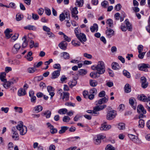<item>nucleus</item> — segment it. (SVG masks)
Here are the masks:
<instances>
[{
    "label": "nucleus",
    "instance_id": "bb28decb",
    "mask_svg": "<svg viewBox=\"0 0 150 150\" xmlns=\"http://www.w3.org/2000/svg\"><path fill=\"white\" fill-rule=\"evenodd\" d=\"M69 93L68 92H63V95L62 97V100L65 101L68 100L69 98Z\"/></svg>",
    "mask_w": 150,
    "mask_h": 150
},
{
    "label": "nucleus",
    "instance_id": "680f3d73",
    "mask_svg": "<svg viewBox=\"0 0 150 150\" xmlns=\"http://www.w3.org/2000/svg\"><path fill=\"white\" fill-rule=\"evenodd\" d=\"M101 5L103 7L106 8L108 6V1H104L102 2Z\"/></svg>",
    "mask_w": 150,
    "mask_h": 150
},
{
    "label": "nucleus",
    "instance_id": "2eb2a0df",
    "mask_svg": "<svg viewBox=\"0 0 150 150\" xmlns=\"http://www.w3.org/2000/svg\"><path fill=\"white\" fill-rule=\"evenodd\" d=\"M137 110L138 112L139 113L145 114L146 113V111L144 109V107L141 104H140L138 106Z\"/></svg>",
    "mask_w": 150,
    "mask_h": 150
},
{
    "label": "nucleus",
    "instance_id": "b1692460",
    "mask_svg": "<svg viewBox=\"0 0 150 150\" xmlns=\"http://www.w3.org/2000/svg\"><path fill=\"white\" fill-rule=\"evenodd\" d=\"M33 53L31 51L28 52L27 54L25 56V58L28 61H31L33 60V57L32 56Z\"/></svg>",
    "mask_w": 150,
    "mask_h": 150
},
{
    "label": "nucleus",
    "instance_id": "5fc2aeb1",
    "mask_svg": "<svg viewBox=\"0 0 150 150\" xmlns=\"http://www.w3.org/2000/svg\"><path fill=\"white\" fill-rule=\"evenodd\" d=\"M71 43L74 46H79L80 45V42L76 41L75 40H73L71 42Z\"/></svg>",
    "mask_w": 150,
    "mask_h": 150
},
{
    "label": "nucleus",
    "instance_id": "4468645a",
    "mask_svg": "<svg viewBox=\"0 0 150 150\" xmlns=\"http://www.w3.org/2000/svg\"><path fill=\"white\" fill-rule=\"evenodd\" d=\"M107 37L109 38H111L114 35V31L110 28L108 29L105 32Z\"/></svg>",
    "mask_w": 150,
    "mask_h": 150
},
{
    "label": "nucleus",
    "instance_id": "37998d69",
    "mask_svg": "<svg viewBox=\"0 0 150 150\" xmlns=\"http://www.w3.org/2000/svg\"><path fill=\"white\" fill-rule=\"evenodd\" d=\"M117 128L120 130H123L125 128V124L122 123H120L117 124Z\"/></svg>",
    "mask_w": 150,
    "mask_h": 150
},
{
    "label": "nucleus",
    "instance_id": "774afa93",
    "mask_svg": "<svg viewBox=\"0 0 150 150\" xmlns=\"http://www.w3.org/2000/svg\"><path fill=\"white\" fill-rule=\"evenodd\" d=\"M146 52H142L139 53V54L138 55V57L141 59H143L145 54Z\"/></svg>",
    "mask_w": 150,
    "mask_h": 150
},
{
    "label": "nucleus",
    "instance_id": "ea45409f",
    "mask_svg": "<svg viewBox=\"0 0 150 150\" xmlns=\"http://www.w3.org/2000/svg\"><path fill=\"white\" fill-rule=\"evenodd\" d=\"M106 23L109 25V27L112 28L113 27V21L111 19H109L107 20Z\"/></svg>",
    "mask_w": 150,
    "mask_h": 150
},
{
    "label": "nucleus",
    "instance_id": "4d7b16f0",
    "mask_svg": "<svg viewBox=\"0 0 150 150\" xmlns=\"http://www.w3.org/2000/svg\"><path fill=\"white\" fill-rule=\"evenodd\" d=\"M36 70L35 68L33 67L29 68L28 69V72L30 73H33Z\"/></svg>",
    "mask_w": 150,
    "mask_h": 150
},
{
    "label": "nucleus",
    "instance_id": "393cba45",
    "mask_svg": "<svg viewBox=\"0 0 150 150\" xmlns=\"http://www.w3.org/2000/svg\"><path fill=\"white\" fill-rule=\"evenodd\" d=\"M90 30L92 32H94L95 31H97L98 30V25L96 23L93 24L92 26L90 27Z\"/></svg>",
    "mask_w": 150,
    "mask_h": 150
},
{
    "label": "nucleus",
    "instance_id": "c756f323",
    "mask_svg": "<svg viewBox=\"0 0 150 150\" xmlns=\"http://www.w3.org/2000/svg\"><path fill=\"white\" fill-rule=\"evenodd\" d=\"M112 68L114 70H118L120 68V67L116 62H113L112 64Z\"/></svg>",
    "mask_w": 150,
    "mask_h": 150
},
{
    "label": "nucleus",
    "instance_id": "5701e85b",
    "mask_svg": "<svg viewBox=\"0 0 150 150\" xmlns=\"http://www.w3.org/2000/svg\"><path fill=\"white\" fill-rule=\"evenodd\" d=\"M125 22L127 30L129 31H132V25L128 21V20L126 19L125 20Z\"/></svg>",
    "mask_w": 150,
    "mask_h": 150
},
{
    "label": "nucleus",
    "instance_id": "6ab92c4d",
    "mask_svg": "<svg viewBox=\"0 0 150 150\" xmlns=\"http://www.w3.org/2000/svg\"><path fill=\"white\" fill-rule=\"evenodd\" d=\"M4 83L3 84V86L6 88H8L11 85L14 83V82L12 81H7V80L6 81H3Z\"/></svg>",
    "mask_w": 150,
    "mask_h": 150
},
{
    "label": "nucleus",
    "instance_id": "3c124183",
    "mask_svg": "<svg viewBox=\"0 0 150 150\" xmlns=\"http://www.w3.org/2000/svg\"><path fill=\"white\" fill-rule=\"evenodd\" d=\"M97 93V89L95 88H93L92 89L90 90L89 91V93L90 94H96Z\"/></svg>",
    "mask_w": 150,
    "mask_h": 150
},
{
    "label": "nucleus",
    "instance_id": "0e129e2a",
    "mask_svg": "<svg viewBox=\"0 0 150 150\" xmlns=\"http://www.w3.org/2000/svg\"><path fill=\"white\" fill-rule=\"evenodd\" d=\"M37 12L40 15H42L44 13V9L42 8H40L37 10Z\"/></svg>",
    "mask_w": 150,
    "mask_h": 150
},
{
    "label": "nucleus",
    "instance_id": "49530a36",
    "mask_svg": "<svg viewBox=\"0 0 150 150\" xmlns=\"http://www.w3.org/2000/svg\"><path fill=\"white\" fill-rule=\"evenodd\" d=\"M123 75L128 78H130L131 77L129 73L126 70H124L123 71Z\"/></svg>",
    "mask_w": 150,
    "mask_h": 150
},
{
    "label": "nucleus",
    "instance_id": "a211bd4d",
    "mask_svg": "<svg viewBox=\"0 0 150 150\" xmlns=\"http://www.w3.org/2000/svg\"><path fill=\"white\" fill-rule=\"evenodd\" d=\"M78 36V37H77V38L82 42L83 43V41L85 42L86 40V36L84 34L80 33Z\"/></svg>",
    "mask_w": 150,
    "mask_h": 150
},
{
    "label": "nucleus",
    "instance_id": "423d86ee",
    "mask_svg": "<svg viewBox=\"0 0 150 150\" xmlns=\"http://www.w3.org/2000/svg\"><path fill=\"white\" fill-rule=\"evenodd\" d=\"M128 136L130 139L134 142L137 143L139 144L140 143V141L137 136L134 135L132 134H129Z\"/></svg>",
    "mask_w": 150,
    "mask_h": 150
},
{
    "label": "nucleus",
    "instance_id": "69168bd1",
    "mask_svg": "<svg viewBox=\"0 0 150 150\" xmlns=\"http://www.w3.org/2000/svg\"><path fill=\"white\" fill-rule=\"evenodd\" d=\"M137 49L138 52L140 53L143 51V46L142 45H139L137 47Z\"/></svg>",
    "mask_w": 150,
    "mask_h": 150
},
{
    "label": "nucleus",
    "instance_id": "9d476101",
    "mask_svg": "<svg viewBox=\"0 0 150 150\" xmlns=\"http://www.w3.org/2000/svg\"><path fill=\"white\" fill-rule=\"evenodd\" d=\"M46 125L47 127L50 129V131L52 134H54L57 132V130L50 123L47 122L46 123Z\"/></svg>",
    "mask_w": 150,
    "mask_h": 150
},
{
    "label": "nucleus",
    "instance_id": "0eeeda50",
    "mask_svg": "<svg viewBox=\"0 0 150 150\" xmlns=\"http://www.w3.org/2000/svg\"><path fill=\"white\" fill-rule=\"evenodd\" d=\"M139 100L143 102H148L149 101V104H150V96L147 97L143 94H141L138 96Z\"/></svg>",
    "mask_w": 150,
    "mask_h": 150
},
{
    "label": "nucleus",
    "instance_id": "dca6fc26",
    "mask_svg": "<svg viewBox=\"0 0 150 150\" xmlns=\"http://www.w3.org/2000/svg\"><path fill=\"white\" fill-rule=\"evenodd\" d=\"M21 47L20 45L18 43L16 44L12 48V51L14 54H16L18 52Z\"/></svg>",
    "mask_w": 150,
    "mask_h": 150
},
{
    "label": "nucleus",
    "instance_id": "4c0bfd02",
    "mask_svg": "<svg viewBox=\"0 0 150 150\" xmlns=\"http://www.w3.org/2000/svg\"><path fill=\"white\" fill-rule=\"evenodd\" d=\"M67 112V109L64 108H62L59 110L58 111V113L60 114H65Z\"/></svg>",
    "mask_w": 150,
    "mask_h": 150
},
{
    "label": "nucleus",
    "instance_id": "09e8293b",
    "mask_svg": "<svg viewBox=\"0 0 150 150\" xmlns=\"http://www.w3.org/2000/svg\"><path fill=\"white\" fill-rule=\"evenodd\" d=\"M105 150H115V148L110 144L107 145L105 148Z\"/></svg>",
    "mask_w": 150,
    "mask_h": 150
},
{
    "label": "nucleus",
    "instance_id": "ddd939ff",
    "mask_svg": "<svg viewBox=\"0 0 150 150\" xmlns=\"http://www.w3.org/2000/svg\"><path fill=\"white\" fill-rule=\"evenodd\" d=\"M47 89L50 95L51 96L50 98L52 99L55 94L54 92V88L52 86H48L47 87Z\"/></svg>",
    "mask_w": 150,
    "mask_h": 150
},
{
    "label": "nucleus",
    "instance_id": "cd10ccee",
    "mask_svg": "<svg viewBox=\"0 0 150 150\" xmlns=\"http://www.w3.org/2000/svg\"><path fill=\"white\" fill-rule=\"evenodd\" d=\"M135 100L134 98H131L129 99V103L131 105L133 106V108L135 109L136 108V107L135 104Z\"/></svg>",
    "mask_w": 150,
    "mask_h": 150
},
{
    "label": "nucleus",
    "instance_id": "4be33fe9",
    "mask_svg": "<svg viewBox=\"0 0 150 150\" xmlns=\"http://www.w3.org/2000/svg\"><path fill=\"white\" fill-rule=\"evenodd\" d=\"M100 74H99L98 71H93L91 72L90 74V76L93 78L96 79L99 77Z\"/></svg>",
    "mask_w": 150,
    "mask_h": 150
},
{
    "label": "nucleus",
    "instance_id": "f03ea898",
    "mask_svg": "<svg viewBox=\"0 0 150 150\" xmlns=\"http://www.w3.org/2000/svg\"><path fill=\"white\" fill-rule=\"evenodd\" d=\"M97 105V106L93 108V114H94V115L95 116L98 115L99 113L98 112L103 110L107 107V105L105 104L102 105Z\"/></svg>",
    "mask_w": 150,
    "mask_h": 150
},
{
    "label": "nucleus",
    "instance_id": "9b49d317",
    "mask_svg": "<svg viewBox=\"0 0 150 150\" xmlns=\"http://www.w3.org/2000/svg\"><path fill=\"white\" fill-rule=\"evenodd\" d=\"M108 98L105 97L96 101L95 103L96 105H100L103 103H106L108 101Z\"/></svg>",
    "mask_w": 150,
    "mask_h": 150
},
{
    "label": "nucleus",
    "instance_id": "412c9836",
    "mask_svg": "<svg viewBox=\"0 0 150 150\" xmlns=\"http://www.w3.org/2000/svg\"><path fill=\"white\" fill-rule=\"evenodd\" d=\"M12 32V30L11 29L9 28H7L4 31V33L6 36V37L8 39L10 38L12 34H10V33Z\"/></svg>",
    "mask_w": 150,
    "mask_h": 150
},
{
    "label": "nucleus",
    "instance_id": "39448f33",
    "mask_svg": "<svg viewBox=\"0 0 150 150\" xmlns=\"http://www.w3.org/2000/svg\"><path fill=\"white\" fill-rule=\"evenodd\" d=\"M117 115L116 112L114 110L108 111L106 115V118L108 120H111L115 118Z\"/></svg>",
    "mask_w": 150,
    "mask_h": 150
},
{
    "label": "nucleus",
    "instance_id": "de8ad7c7",
    "mask_svg": "<svg viewBox=\"0 0 150 150\" xmlns=\"http://www.w3.org/2000/svg\"><path fill=\"white\" fill-rule=\"evenodd\" d=\"M53 67L55 69H57V70H59V71L61 70V67L60 64H55L53 65Z\"/></svg>",
    "mask_w": 150,
    "mask_h": 150
},
{
    "label": "nucleus",
    "instance_id": "2f4dec72",
    "mask_svg": "<svg viewBox=\"0 0 150 150\" xmlns=\"http://www.w3.org/2000/svg\"><path fill=\"white\" fill-rule=\"evenodd\" d=\"M68 128L69 127L67 126H62L61 127V129L59 131V133L60 134L64 133Z\"/></svg>",
    "mask_w": 150,
    "mask_h": 150
},
{
    "label": "nucleus",
    "instance_id": "6e6d98bb",
    "mask_svg": "<svg viewBox=\"0 0 150 150\" xmlns=\"http://www.w3.org/2000/svg\"><path fill=\"white\" fill-rule=\"evenodd\" d=\"M70 119V118L69 117L65 116L63 117L62 120L64 122H68L69 121Z\"/></svg>",
    "mask_w": 150,
    "mask_h": 150
},
{
    "label": "nucleus",
    "instance_id": "c85d7f7f",
    "mask_svg": "<svg viewBox=\"0 0 150 150\" xmlns=\"http://www.w3.org/2000/svg\"><path fill=\"white\" fill-rule=\"evenodd\" d=\"M26 93L25 90L20 88L18 90V95L19 96H21L25 95Z\"/></svg>",
    "mask_w": 150,
    "mask_h": 150
},
{
    "label": "nucleus",
    "instance_id": "72a5a7b5",
    "mask_svg": "<svg viewBox=\"0 0 150 150\" xmlns=\"http://www.w3.org/2000/svg\"><path fill=\"white\" fill-rule=\"evenodd\" d=\"M6 73L5 72L1 73L0 74V79L2 81H6V79H5Z\"/></svg>",
    "mask_w": 150,
    "mask_h": 150
},
{
    "label": "nucleus",
    "instance_id": "f257e3e1",
    "mask_svg": "<svg viewBox=\"0 0 150 150\" xmlns=\"http://www.w3.org/2000/svg\"><path fill=\"white\" fill-rule=\"evenodd\" d=\"M91 68L93 70L98 71L100 74H104L105 71V63L102 61H98L97 64L92 66Z\"/></svg>",
    "mask_w": 150,
    "mask_h": 150
},
{
    "label": "nucleus",
    "instance_id": "1a4fd4ad",
    "mask_svg": "<svg viewBox=\"0 0 150 150\" xmlns=\"http://www.w3.org/2000/svg\"><path fill=\"white\" fill-rule=\"evenodd\" d=\"M138 67L141 71H147V68L149 67V65L148 64L143 63L138 65Z\"/></svg>",
    "mask_w": 150,
    "mask_h": 150
},
{
    "label": "nucleus",
    "instance_id": "7ed1b4c3",
    "mask_svg": "<svg viewBox=\"0 0 150 150\" xmlns=\"http://www.w3.org/2000/svg\"><path fill=\"white\" fill-rule=\"evenodd\" d=\"M16 128L19 131L20 134L21 135H25L27 132V127L22 124L18 125Z\"/></svg>",
    "mask_w": 150,
    "mask_h": 150
},
{
    "label": "nucleus",
    "instance_id": "473e14b6",
    "mask_svg": "<svg viewBox=\"0 0 150 150\" xmlns=\"http://www.w3.org/2000/svg\"><path fill=\"white\" fill-rule=\"evenodd\" d=\"M34 109L35 112H38L42 110L43 107L40 105H38L34 107Z\"/></svg>",
    "mask_w": 150,
    "mask_h": 150
},
{
    "label": "nucleus",
    "instance_id": "58836bf2",
    "mask_svg": "<svg viewBox=\"0 0 150 150\" xmlns=\"http://www.w3.org/2000/svg\"><path fill=\"white\" fill-rule=\"evenodd\" d=\"M25 29L29 30H35L36 29L35 27L33 25H29L24 27Z\"/></svg>",
    "mask_w": 150,
    "mask_h": 150
},
{
    "label": "nucleus",
    "instance_id": "603ef678",
    "mask_svg": "<svg viewBox=\"0 0 150 150\" xmlns=\"http://www.w3.org/2000/svg\"><path fill=\"white\" fill-rule=\"evenodd\" d=\"M45 12L48 16H50L51 14V11L50 9L47 7L45 8Z\"/></svg>",
    "mask_w": 150,
    "mask_h": 150
},
{
    "label": "nucleus",
    "instance_id": "e433bc0d",
    "mask_svg": "<svg viewBox=\"0 0 150 150\" xmlns=\"http://www.w3.org/2000/svg\"><path fill=\"white\" fill-rule=\"evenodd\" d=\"M89 82L90 86L92 87H95L98 84L97 81L91 79L89 80Z\"/></svg>",
    "mask_w": 150,
    "mask_h": 150
},
{
    "label": "nucleus",
    "instance_id": "338daca9",
    "mask_svg": "<svg viewBox=\"0 0 150 150\" xmlns=\"http://www.w3.org/2000/svg\"><path fill=\"white\" fill-rule=\"evenodd\" d=\"M32 18L34 20H37L39 19V17L36 14L33 13L32 14Z\"/></svg>",
    "mask_w": 150,
    "mask_h": 150
},
{
    "label": "nucleus",
    "instance_id": "f3484780",
    "mask_svg": "<svg viewBox=\"0 0 150 150\" xmlns=\"http://www.w3.org/2000/svg\"><path fill=\"white\" fill-rule=\"evenodd\" d=\"M60 72L59 70H56L54 71L52 74L51 78L54 79L57 78L60 75Z\"/></svg>",
    "mask_w": 150,
    "mask_h": 150
},
{
    "label": "nucleus",
    "instance_id": "a18cd8bd",
    "mask_svg": "<svg viewBox=\"0 0 150 150\" xmlns=\"http://www.w3.org/2000/svg\"><path fill=\"white\" fill-rule=\"evenodd\" d=\"M71 11V14H77L78 13V11L77 10V8L76 7H75L74 8H72Z\"/></svg>",
    "mask_w": 150,
    "mask_h": 150
},
{
    "label": "nucleus",
    "instance_id": "6e6552de",
    "mask_svg": "<svg viewBox=\"0 0 150 150\" xmlns=\"http://www.w3.org/2000/svg\"><path fill=\"white\" fill-rule=\"evenodd\" d=\"M105 137V136L99 134L98 135L97 137L96 138H95L94 139V142L96 144H99L101 142V140L104 139Z\"/></svg>",
    "mask_w": 150,
    "mask_h": 150
},
{
    "label": "nucleus",
    "instance_id": "c03bdc74",
    "mask_svg": "<svg viewBox=\"0 0 150 150\" xmlns=\"http://www.w3.org/2000/svg\"><path fill=\"white\" fill-rule=\"evenodd\" d=\"M139 124L138 125V127H139L141 128H143L144 125V121L143 120H140L139 121Z\"/></svg>",
    "mask_w": 150,
    "mask_h": 150
},
{
    "label": "nucleus",
    "instance_id": "052dcab7",
    "mask_svg": "<svg viewBox=\"0 0 150 150\" xmlns=\"http://www.w3.org/2000/svg\"><path fill=\"white\" fill-rule=\"evenodd\" d=\"M105 95V92L104 91H100L98 94V96L100 98H102L104 97Z\"/></svg>",
    "mask_w": 150,
    "mask_h": 150
},
{
    "label": "nucleus",
    "instance_id": "864d4df0",
    "mask_svg": "<svg viewBox=\"0 0 150 150\" xmlns=\"http://www.w3.org/2000/svg\"><path fill=\"white\" fill-rule=\"evenodd\" d=\"M18 35H14L11 38L10 41L12 42H13L16 40L18 38Z\"/></svg>",
    "mask_w": 150,
    "mask_h": 150
},
{
    "label": "nucleus",
    "instance_id": "f8f14e48",
    "mask_svg": "<svg viewBox=\"0 0 150 150\" xmlns=\"http://www.w3.org/2000/svg\"><path fill=\"white\" fill-rule=\"evenodd\" d=\"M12 132L13 134L12 138L15 140H18L19 139V135L18 133L16 131L15 127L12 128Z\"/></svg>",
    "mask_w": 150,
    "mask_h": 150
},
{
    "label": "nucleus",
    "instance_id": "79ce46f5",
    "mask_svg": "<svg viewBox=\"0 0 150 150\" xmlns=\"http://www.w3.org/2000/svg\"><path fill=\"white\" fill-rule=\"evenodd\" d=\"M62 57L64 59H68L69 58V55L68 53L67 52H63L62 53Z\"/></svg>",
    "mask_w": 150,
    "mask_h": 150
},
{
    "label": "nucleus",
    "instance_id": "13d9d810",
    "mask_svg": "<svg viewBox=\"0 0 150 150\" xmlns=\"http://www.w3.org/2000/svg\"><path fill=\"white\" fill-rule=\"evenodd\" d=\"M23 18V16L20 14H17L16 15V19L18 21L21 20Z\"/></svg>",
    "mask_w": 150,
    "mask_h": 150
},
{
    "label": "nucleus",
    "instance_id": "bf43d9fd",
    "mask_svg": "<svg viewBox=\"0 0 150 150\" xmlns=\"http://www.w3.org/2000/svg\"><path fill=\"white\" fill-rule=\"evenodd\" d=\"M67 79V78L66 77L65 75H62L60 78V80L62 83H64L66 80Z\"/></svg>",
    "mask_w": 150,
    "mask_h": 150
},
{
    "label": "nucleus",
    "instance_id": "7c9ffc66",
    "mask_svg": "<svg viewBox=\"0 0 150 150\" xmlns=\"http://www.w3.org/2000/svg\"><path fill=\"white\" fill-rule=\"evenodd\" d=\"M83 0H76L75 4L77 6L81 7L83 6Z\"/></svg>",
    "mask_w": 150,
    "mask_h": 150
},
{
    "label": "nucleus",
    "instance_id": "a19ab883",
    "mask_svg": "<svg viewBox=\"0 0 150 150\" xmlns=\"http://www.w3.org/2000/svg\"><path fill=\"white\" fill-rule=\"evenodd\" d=\"M79 74L81 75H84L87 73V70L85 69H81L79 71Z\"/></svg>",
    "mask_w": 150,
    "mask_h": 150
},
{
    "label": "nucleus",
    "instance_id": "c9c22d12",
    "mask_svg": "<svg viewBox=\"0 0 150 150\" xmlns=\"http://www.w3.org/2000/svg\"><path fill=\"white\" fill-rule=\"evenodd\" d=\"M51 112L47 110L43 113V116L46 117L47 118H49L51 115Z\"/></svg>",
    "mask_w": 150,
    "mask_h": 150
},
{
    "label": "nucleus",
    "instance_id": "aec40b11",
    "mask_svg": "<svg viewBox=\"0 0 150 150\" xmlns=\"http://www.w3.org/2000/svg\"><path fill=\"white\" fill-rule=\"evenodd\" d=\"M111 126L110 125L103 124L101 125L100 129L102 130H108L111 129Z\"/></svg>",
    "mask_w": 150,
    "mask_h": 150
},
{
    "label": "nucleus",
    "instance_id": "e2e57ef3",
    "mask_svg": "<svg viewBox=\"0 0 150 150\" xmlns=\"http://www.w3.org/2000/svg\"><path fill=\"white\" fill-rule=\"evenodd\" d=\"M11 64L14 65H19L20 64V61L17 60H14L11 61V62H10Z\"/></svg>",
    "mask_w": 150,
    "mask_h": 150
},
{
    "label": "nucleus",
    "instance_id": "f704fd0d",
    "mask_svg": "<svg viewBox=\"0 0 150 150\" xmlns=\"http://www.w3.org/2000/svg\"><path fill=\"white\" fill-rule=\"evenodd\" d=\"M125 90L127 93L130 92L131 91V88L130 86L128 84H126L125 86Z\"/></svg>",
    "mask_w": 150,
    "mask_h": 150
},
{
    "label": "nucleus",
    "instance_id": "a878e982",
    "mask_svg": "<svg viewBox=\"0 0 150 150\" xmlns=\"http://www.w3.org/2000/svg\"><path fill=\"white\" fill-rule=\"evenodd\" d=\"M67 44L65 42H62L59 45V47L61 49L65 50L66 49Z\"/></svg>",
    "mask_w": 150,
    "mask_h": 150
},
{
    "label": "nucleus",
    "instance_id": "20e7f679",
    "mask_svg": "<svg viewBox=\"0 0 150 150\" xmlns=\"http://www.w3.org/2000/svg\"><path fill=\"white\" fill-rule=\"evenodd\" d=\"M70 19V14L68 11H64L59 15V20L61 21H63L65 18Z\"/></svg>",
    "mask_w": 150,
    "mask_h": 150
},
{
    "label": "nucleus",
    "instance_id": "8fccbe9b",
    "mask_svg": "<svg viewBox=\"0 0 150 150\" xmlns=\"http://www.w3.org/2000/svg\"><path fill=\"white\" fill-rule=\"evenodd\" d=\"M14 109L16 110V112H18L19 113H22L23 112V108L21 107H18L16 106L14 107Z\"/></svg>",
    "mask_w": 150,
    "mask_h": 150
}]
</instances>
